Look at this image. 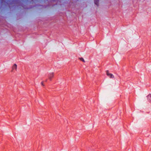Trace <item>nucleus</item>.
Listing matches in <instances>:
<instances>
[{
  "label": "nucleus",
  "instance_id": "f257e3e1",
  "mask_svg": "<svg viewBox=\"0 0 151 151\" xmlns=\"http://www.w3.org/2000/svg\"><path fill=\"white\" fill-rule=\"evenodd\" d=\"M17 65L16 64H14L12 66L11 72H14L17 70Z\"/></svg>",
  "mask_w": 151,
  "mask_h": 151
},
{
  "label": "nucleus",
  "instance_id": "f03ea898",
  "mask_svg": "<svg viewBox=\"0 0 151 151\" xmlns=\"http://www.w3.org/2000/svg\"><path fill=\"white\" fill-rule=\"evenodd\" d=\"M106 74L110 78H114V75L109 72L108 71H107L106 72Z\"/></svg>",
  "mask_w": 151,
  "mask_h": 151
},
{
  "label": "nucleus",
  "instance_id": "7ed1b4c3",
  "mask_svg": "<svg viewBox=\"0 0 151 151\" xmlns=\"http://www.w3.org/2000/svg\"><path fill=\"white\" fill-rule=\"evenodd\" d=\"M54 75L53 73H50L48 76V78L49 79L51 80L54 77Z\"/></svg>",
  "mask_w": 151,
  "mask_h": 151
},
{
  "label": "nucleus",
  "instance_id": "20e7f679",
  "mask_svg": "<svg viewBox=\"0 0 151 151\" xmlns=\"http://www.w3.org/2000/svg\"><path fill=\"white\" fill-rule=\"evenodd\" d=\"M147 99L149 102L151 104V94H149L147 96Z\"/></svg>",
  "mask_w": 151,
  "mask_h": 151
},
{
  "label": "nucleus",
  "instance_id": "39448f33",
  "mask_svg": "<svg viewBox=\"0 0 151 151\" xmlns=\"http://www.w3.org/2000/svg\"><path fill=\"white\" fill-rule=\"evenodd\" d=\"M79 59L83 62H85V60L84 59L82 58H79Z\"/></svg>",
  "mask_w": 151,
  "mask_h": 151
},
{
  "label": "nucleus",
  "instance_id": "423d86ee",
  "mask_svg": "<svg viewBox=\"0 0 151 151\" xmlns=\"http://www.w3.org/2000/svg\"><path fill=\"white\" fill-rule=\"evenodd\" d=\"M41 85L42 86H44V83L43 82H42L41 83Z\"/></svg>",
  "mask_w": 151,
  "mask_h": 151
},
{
  "label": "nucleus",
  "instance_id": "0eeeda50",
  "mask_svg": "<svg viewBox=\"0 0 151 151\" xmlns=\"http://www.w3.org/2000/svg\"><path fill=\"white\" fill-rule=\"evenodd\" d=\"M95 3L97 5V3H96V2L95 1Z\"/></svg>",
  "mask_w": 151,
  "mask_h": 151
}]
</instances>
